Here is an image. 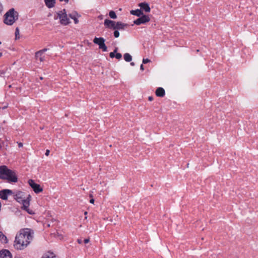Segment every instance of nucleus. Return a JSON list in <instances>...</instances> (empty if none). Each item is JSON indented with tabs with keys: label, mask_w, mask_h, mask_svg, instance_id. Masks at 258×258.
<instances>
[{
	"label": "nucleus",
	"mask_w": 258,
	"mask_h": 258,
	"mask_svg": "<svg viewBox=\"0 0 258 258\" xmlns=\"http://www.w3.org/2000/svg\"><path fill=\"white\" fill-rule=\"evenodd\" d=\"M18 147L19 148H21V147H23V143H18Z\"/></svg>",
	"instance_id": "33"
},
{
	"label": "nucleus",
	"mask_w": 258,
	"mask_h": 258,
	"mask_svg": "<svg viewBox=\"0 0 258 258\" xmlns=\"http://www.w3.org/2000/svg\"><path fill=\"white\" fill-rule=\"evenodd\" d=\"M140 69L142 71L144 70V66L143 65V64H142L140 66Z\"/></svg>",
	"instance_id": "36"
},
{
	"label": "nucleus",
	"mask_w": 258,
	"mask_h": 258,
	"mask_svg": "<svg viewBox=\"0 0 258 258\" xmlns=\"http://www.w3.org/2000/svg\"><path fill=\"white\" fill-rule=\"evenodd\" d=\"M90 197H91V198L93 197V196H92V195L91 194L90 195Z\"/></svg>",
	"instance_id": "42"
},
{
	"label": "nucleus",
	"mask_w": 258,
	"mask_h": 258,
	"mask_svg": "<svg viewBox=\"0 0 258 258\" xmlns=\"http://www.w3.org/2000/svg\"><path fill=\"white\" fill-rule=\"evenodd\" d=\"M131 65L132 66H135V63L134 62H131Z\"/></svg>",
	"instance_id": "38"
},
{
	"label": "nucleus",
	"mask_w": 258,
	"mask_h": 258,
	"mask_svg": "<svg viewBox=\"0 0 258 258\" xmlns=\"http://www.w3.org/2000/svg\"><path fill=\"white\" fill-rule=\"evenodd\" d=\"M57 18L60 19L61 24L67 25L70 23L69 19L67 17L66 10L59 11L57 13Z\"/></svg>",
	"instance_id": "5"
},
{
	"label": "nucleus",
	"mask_w": 258,
	"mask_h": 258,
	"mask_svg": "<svg viewBox=\"0 0 258 258\" xmlns=\"http://www.w3.org/2000/svg\"><path fill=\"white\" fill-rule=\"evenodd\" d=\"M130 13L137 17H140L143 15V13L141 9H137L135 10H132L130 11Z\"/></svg>",
	"instance_id": "15"
},
{
	"label": "nucleus",
	"mask_w": 258,
	"mask_h": 258,
	"mask_svg": "<svg viewBox=\"0 0 258 258\" xmlns=\"http://www.w3.org/2000/svg\"><path fill=\"white\" fill-rule=\"evenodd\" d=\"M59 1H60V2H62V1H63V0H59ZM64 1L66 3H68L69 2V0H64Z\"/></svg>",
	"instance_id": "37"
},
{
	"label": "nucleus",
	"mask_w": 258,
	"mask_h": 258,
	"mask_svg": "<svg viewBox=\"0 0 258 258\" xmlns=\"http://www.w3.org/2000/svg\"><path fill=\"white\" fill-rule=\"evenodd\" d=\"M33 238L31 231L26 229L23 232L17 234L15 237L14 246L17 250H22L30 243Z\"/></svg>",
	"instance_id": "1"
},
{
	"label": "nucleus",
	"mask_w": 258,
	"mask_h": 258,
	"mask_svg": "<svg viewBox=\"0 0 258 258\" xmlns=\"http://www.w3.org/2000/svg\"><path fill=\"white\" fill-rule=\"evenodd\" d=\"M14 194L13 190L9 189H5L0 191V198L4 200H7L9 195Z\"/></svg>",
	"instance_id": "9"
},
{
	"label": "nucleus",
	"mask_w": 258,
	"mask_h": 258,
	"mask_svg": "<svg viewBox=\"0 0 258 258\" xmlns=\"http://www.w3.org/2000/svg\"><path fill=\"white\" fill-rule=\"evenodd\" d=\"M49 153H50L49 150H46V152H45V155H46V156H48V155H49Z\"/></svg>",
	"instance_id": "32"
},
{
	"label": "nucleus",
	"mask_w": 258,
	"mask_h": 258,
	"mask_svg": "<svg viewBox=\"0 0 258 258\" xmlns=\"http://www.w3.org/2000/svg\"><path fill=\"white\" fill-rule=\"evenodd\" d=\"M90 203H91V204H94V199L93 198H92L90 200Z\"/></svg>",
	"instance_id": "34"
},
{
	"label": "nucleus",
	"mask_w": 258,
	"mask_h": 258,
	"mask_svg": "<svg viewBox=\"0 0 258 258\" xmlns=\"http://www.w3.org/2000/svg\"><path fill=\"white\" fill-rule=\"evenodd\" d=\"M150 19L148 16L143 14L142 16H140V18L135 20L134 21V23L135 25H140L141 24L148 22L150 21Z\"/></svg>",
	"instance_id": "7"
},
{
	"label": "nucleus",
	"mask_w": 258,
	"mask_h": 258,
	"mask_svg": "<svg viewBox=\"0 0 258 258\" xmlns=\"http://www.w3.org/2000/svg\"><path fill=\"white\" fill-rule=\"evenodd\" d=\"M139 6L142 11H144L145 12L149 13L151 11L149 5L146 2L140 3Z\"/></svg>",
	"instance_id": "11"
},
{
	"label": "nucleus",
	"mask_w": 258,
	"mask_h": 258,
	"mask_svg": "<svg viewBox=\"0 0 258 258\" xmlns=\"http://www.w3.org/2000/svg\"><path fill=\"white\" fill-rule=\"evenodd\" d=\"M156 95L158 97H163L165 95L164 89L162 87L158 88L155 92Z\"/></svg>",
	"instance_id": "14"
},
{
	"label": "nucleus",
	"mask_w": 258,
	"mask_h": 258,
	"mask_svg": "<svg viewBox=\"0 0 258 258\" xmlns=\"http://www.w3.org/2000/svg\"><path fill=\"white\" fill-rule=\"evenodd\" d=\"M47 50V48H44L43 49L39 50V51H40L41 53L44 54V53L45 52H46Z\"/></svg>",
	"instance_id": "29"
},
{
	"label": "nucleus",
	"mask_w": 258,
	"mask_h": 258,
	"mask_svg": "<svg viewBox=\"0 0 258 258\" xmlns=\"http://www.w3.org/2000/svg\"><path fill=\"white\" fill-rule=\"evenodd\" d=\"M41 258H57V257L53 253L48 252L44 254Z\"/></svg>",
	"instance_id": "18"
},
{
	"label": "nucleus",
	"mask_w": 258,
	"mask_h": 258,
	"mask_svg": "<svg viewBox=\"0 0 258 258\" xmlns=\"http://www.w3.org/2000/svg\"><path fill=\"white\" fill-rule=\"evenodd\" d=\"M7 107H8V106H4V107H2V109H5L7 108Z\"/></svg>",
	"instance_id": "39"
},
{
	"label": "nucleus",
	"mask_w": 258,
	"mask_h": 258,
	"mask_svg": "<svg viewBox=\"0 0 258 258\" xmlns=\"http://www.w3.org/2000/svg\"><path fill=\"white\" fill-rule=\"evenodd\" d=\"M28 183L36 194H38L42 191L43 189L41 186L39 184L36 183L33 180L29 179Z\"/></svg>",
	"instance_id": "8"
},
{
	"label": "nucleus",
	"mask_w": 258,
	"mask_h": 258,
	"mask_svg": "<svg viewBox=\"0 0 258 258\" xmlns=\"http://www.w3.org/2000/svg\"><path fill=\"white\" fill-rule=\"evenodd\" d=\"M46 6L48 8H51L54 7L55 3V0H44Z\"/></svg>",
	"instance_id": "16"
},
{
	"label": "nucleus",
	"mask_w": 258,
	"mask_h": 258,
	"mask_svg": "<svg viewBox=\"0 0 258 258\" xmlns=\"http://www.w3.org/2000/svg\"><path fill=\"white\" fill-rule=\"evenodd\" d=\"M12 195H13L15 200L22 204V209L23 210L27 211L30 214H34L32 211L29 209L30 201L31 198L30 195H27L22 191H17L14 192Z\"/></svg>",
	"instance_id": "2"
},
{
	"label": "nucleus",
	"mask_w": 258,
	"mask_h": 258,
	"mask_svg": "<svg viewBox=\"0 0 258 258\" xmlns=\"http://www.w3.org/2000/svg\"><path fill=\"white\" fill-rule=\"evenodd\" d=\"M123 58L126 62H130L132 60V56L128 53H125L123 55Z\"/></svg>",
	"instance_id": "19"
},
{
	"label": "nucleus",
	"mask_w": 258,
	"mask_h": 258,
	"mask_svg": "<svg viewBox=\"0 0 258 258\" xmlns=\"http://www.w3.org/2000/svg\"><path fill=\"white\" fill-rule=\"evenodd\" d=\"M116 23V22L115 21L109 19H105L104 20V25L106 28L115 30Z\"/></svg>",
	"instance_id": "10"
},
{
	"label": "nucleus",
	"mask_w": 258,
	"mask_h": 258,
	"mask_svg": "<svg viewBox=\"0 0 258 258\" xmlns=\"http://www.w3.org/2000/svg\"><path fill=\"white\" fill-rule=\"evenodd\" d=\"M35 57L36 59H39L41 62H43L44 60V56L43 55V54L41 53L39 51L35 53Z\"/></svg>",
	"instance_id": "17"
},
{
	"label": "nucleus",
	"mask_w": 258,
	"mask_h": 258,
	"mask_svg": "<svg viewBox=\"0 0 258 258\" xmlns=\"http://www.w3.org/2000/svg\"><path fill=\"white\" fill-rule=\"evenodd\" d=\"M93 42L99 45V48L101 49L103 51H106L107 47L105 44V39L103 37H95Z\"/></svg>",
	"instance_id": "6"
},
{
	"label": "nucleus",
	"mask_w": 258,
	"mask_h": 258,
	"mask_svg": "<svg viewBox=\"0 0 258 258\" xmlns=\"http://www.w3.org/2000/svg\"><path fill=\"white\" fill-rule=\"evenodd\" d=\"M3 11V6L2 3L0 2V14H2Z\"/></svg>",
	"instance_id": "28"
},
{
	"label": "nucleus",
	"mask_w": 258,
	"mask_h": 258,
	"mask_svg": "<svg viewBox=\"0 0 258 258\" xmlns=\"http://www.w3.org/2000/svg\"><path fill=\"white\" fill-rule=\"evenodd\" d=\"M0 241L3 243H7L8 241L7 237L2 231H0Z\"/></svg>",
	"instance_id": "20"
},
{
	"label": "nucleus",
	"mask_w": 258,
	"mask_h": 258,
	"mask_svg": "<svg viewBox=\"0 0 258 258\" xmlns=\"http://www.w3.org/2000/svg\"><path fill=\"white\" fill-rule=\"evenodd\" d=\"M19 35V28L17 27V28H16V30H15V36H16V39L18 38V36ZM18 38H19V37H18Z\"/></svg>",
	"instance_id": "26"
},
{
	"label": "nucleus",
	"mask_w": 258,
	"mask_h": 258,
	"mask_svg": "<svg viewBox=\"0 0 258 258\" xmlns=\"http://www.w3.org/2000/svg\"><path fill=\"white\" fill-rule=\"evenodd\" d=\"M40 79L41 80H42V79H43V78H42V77H40Z\"/></svg>",
	"instance_id": "43"
},
{
	"label": "nucleus",
	"mask_w": 258,
	"mask_h": 258,
	"mask_svg": "<svg viewBox=\"0 0 258 258\" xmlns=\"http://www.w3.org/2000/svg\"><path fill=\"white\" fill-rule=\"evenodd\" d=\"M84 214H85V215H86L87 214V212H84Z\"/></svg>",
	"instance_id": "40"
},
{
	"label": "nucleus",
	"mask_w": 258,
	"mask_h": 258,
	"mask_svg": "<svg viewBox=\"0 0 258 258\" xmlns=\"http://www.w3.org/2000/svg\"><path fill=\"white\" fill-rule=\"evenodd\" d=\"M4 23L8 25H13L18 19V13L14 9H11L5 15Z\"/></svg>",
	"instance_id": "4"
},
{
	"label": "nucleus",
	"mask_w": 258,
	"mask_h": 258,
	"mask_svg": "<svg viewBox=\"0 0 258 258\" xmlns=\"http://www.w3.org/2000/svg\"><path fill=\"white\" fill-rule=\"evenodd\" d=\"M117 50H118V48L117 47H116L114 51L113 52H111L110 53H109V56L111 57V58H113L115 56V53L117 52Z\"/></svg>",
	"instance_id": "23"
},
{
	"label": "nucleus",
	"mask_w": 258,
	"mask_h": 258,
	"mask_svg": "<svg viewBox=\"0 0 258 258\" xmlns=\"http://www.w3.org/2000/svg\"><path fill=\"white\" fill-rule=\"evenodd\" d=\"M128 26L127 24L122 23L121 22H116L115 24V30H124Z\"/></svg>",
	"instance_id": "12"
},
{
	"label": "nucleus",
	"mask_w": 258,
	"mask_h": 258,
	"mask_svg": "<svg viewBox=\"0 0 258 258\" xmlns=\"http://www.w3.org/2000/svg\"><path fill=\"white\" fill-rule=\"evenodd\" d=\"M2 56V53L0 52V57Z\"/></svg>",
	"instance_id": "41"
},
{
	"label": "nucleus",
	"mask_w": 258,
	"mask_h": 258,
	"mask_svg": "<svg viewBox=\"0 0 258 258\" xmlns=\"http://www.w3.org/2000/svg\"><path fill=\"white\" fill-rule=\"evenodd\" d=\"M109 16L110 17V18L115 19L117 18L116 15L113 11H110L109 12Z\"/></svg>",
	"instance_id": "22"
},
{
	"label": "nucleus",
	"mask_w": 258,
	"mask_h": 258,
	"mask_svg": "<svg viewBox=\"0 0 258 258\" xmlns=\"http://www.w3.org/2000/svg\"><path fill=\"white\" fill-rule=\"evenodd\" d=\"M77 242L79 243V244H82V242H83V240L81 239H77Z\"/></svg>",
	"instance_id": "31"
},
{
	"label": "nucleus",
	"mask_w": 258,
	"mask_h": 258,
	"mask_svg": "<svg viewBox=\"0 0 258 258\" xmlns=\"http://www.w3.org/2000/svg\"><path fill=\"white\" fill-rule=\"evenodd\" d=\"M150 61V60L148 58H144L143 59V63H147L148 62H149Z\"/></svg>",
	"instance_id": "27"
},
{
	"label": "nucleus",
	"mask_w": 258,
	"mask_h": 258,
	"mask_svg": "<svg viewBox=\"0 0 258 258\" xmlns=\"http://www.w3.org/2000/svg\"><path fill=\"white\" fill-rule=\"evenodd\" d=\"M0 258H12L11 252L7 249L0 251Z\"/></svg>",
	"instance_id": "13"
},
{
	"label": "nucleus",
	"mask_w": 258,
	"mask_h": 258,
	"mask_svg": "<svg viewBox=\"0 0 258 258\" xmlns=\"http://www.w3.org/2000/svg\"><path fill=\"white\" fill-rule=\"evenodd\" d=\"M69 17H70L71 19H73V20H74V23H75V24H77V23H78L79 21H78V19L77 18V17H76L75 14H69Z\"/></svg>",
	"instance_id": "21"
},
{
	"label": "nucleus",
	"mask_w": 258,
	"mask_h": 258,
	"mask_svg": "<svg viewBox=\"0 0 258 258\" xmlns=\"http://www.w3.org/2000/svg\"><path fill=\"white\" fill-rule=\"evenodd\" d=\"M89 238H86V239H85L84 240V242L85 243H88V242H89Z\"/></svg>",
	"instance_id": "30"
},
{
	"label": "nucleus",
	"mask_w": 258,
	"mask_h": 258,
	"mask_svg": "<svg viewBox=\"0 0 258 258\" xmlns=\"http://www.w3.org/2000/svg\"><path fill=\"white\" fill-rule=\"evenodd\" d=\"M113 35L115 38H118L119 36V32L118 30H115L113 32Z\"/></svg>",
	"instance_id": "24"
},
{
	"label": "nucleus",
	"mask_w": 258,
	"mask_h": 258,
	"mask_svg": "<svg viewBox=\"0 0 258 258\" xmlns=\"http://www.w3.org/2000/svg\"><path fill=\"white\" fill-rule=\"evenodd\" d=\"M0 178L6 179L9 182H16L18 181L15 172L9 169L5 165L0 166Z\"/></svg>",
	"instance_id": "3"
},
{
	"label": "nucleus",
	"mask_w": 258,
	"mask_h": 258,
	"mask_svg": "<svg viewBox=\"0 0 258 258\" xmlns=\"http://www.w3.org/2000/svg\"><path fill=\"white\" fill-rule=\"evenodd\" d=\"M148 99L149 101H151L153 100V97L152 96H149Z\"/></svg>",
	"instance_id": "35"
},
{
	"label": "nucleus",
	"mask_w": 258,
	"mask_h": 258,
	"mask_svg": "<svg viewBox=\"0 0 258 258\" xmlns=\"http://www.w3.org/2000/svg\"><path fill=\"white\" fill-rule=\"evenodd\" d=\"M115 57L117 59H120L122 57V55L120 53L116 52Z\"/></svg>",
	"instance_id": "25"
}]
</instances>
